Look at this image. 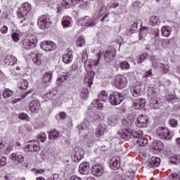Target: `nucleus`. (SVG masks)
<instances>
[{
  "label": "nucleus",
  "mask_w": 180,
  "mask_h": 180,
  "mask_svg": "<svg viewBox=\"0 0 180 180\" xmlns=\"http://www.w3.org/2000/svg\"><path fill=\"white\" fill-rule=\"evenodd\" d=\"M121 137L125 140H129V139H131V137H134L135 139H140L141 137H143V131L123 129L121 133Z\"/></svg>",
  "instance_id": "7ed1b4c3"
},
{
  "label": "nucleus",
  "mask_w": 180,
  "mask_h": 180,
  "mask_svg": "<svg viewBox=\"0 0 180 180\" xmlns=\"http://www.w3.org/2000/svg\"><path fill=\"white\" fill-rule=\"evenodd\" d=\"M112 85L118 89H123L127 85V78L123 75L116 76L112 82Z\"/></svg>",
  "instance_id": "0eeeda50"
},
{
  "label": "nucleus",
  "mask_w": 180,
  "mask_h": 180,
  "mask_svg": "<svg viewBox=\"0 0 180 180\" xmlns=\"http://www.w3.org/2000/svg\"><path fill=\"white\" fill-rule=\"evenodd\" d=\"M123 101V96L119 92L112 93L110 96L111 105H120Z\"/></svg>",
  "instance_id": "ddd939ff"
},
{
  "label": "nucleus",
  "mask_w": 180,
  "mask_h": 180,
  "mask_svg": "<svg viewBox=\"0 0 180 180\" xmlns=\"http://www.w3.org/2000/svg\"><path fill=\"white\" fill-rule=\"evenodd\" d=\"M37 139H38V140H40V141H41V143H44V141L46 140V139H47V137L46 136V134L41 133L37 136Z\"/></svg>",
  "instance_id": "864d4df0"
},
{
  "label": "nucleus",
  "mask_w": 180,
  "mask_h": 180,
  "mask_svg": "<svg viewBox=\"0 0 180 180\" xmlns=\"http://www.w3.org/2000/svg\"><path fill=\"white\" fill-rule=\"evenodd\" d=\"M40 155L42 160H46V158H47V152L41 151Z\"/></svg>",
  "instance_id": "680f3d73"
},
{
  "label": "nucleus",
  "mask_w": 180,
  "mask_h": 180,
  "mask_svg": "<svg viewBox=\"0 0 180 180\" xmlns=\"http://www.w3.org/2000/svg\"><path fill=\"white\" fill-rule=\"evenodd\" d=\"M147 57H148V56L146 53H143L141 54L139 58L137 60V63L139 64H141V63H143V61H144V60H146V58H147Z\"/></svg>",
  "instance_id": "8fccbe9b"
},
{
  "label": "nucleus",
  "mask_w": 180,
  "mask_h": 180,
  "mask_svg": "<svg viewBox=\"0 0 180 180\" xmlns=\"http://www.w3.org/2000/svg\"><path fill=\"white\" fill-rule=\"evenodd\" d=\"M67 79H68V75L62 76L56 80V85H61V84H63L64 81H67Z\"/></svg>",
  "instance_id": "a18cd8bd"
},
{
  "label": "nucleus",
  "mask_w": 180,
  "mask_h": 180,
  "mask_svg": "<svg viewBox=\"0 0 180 180\" xmlns=\"http://www.w3.org/2000/svg\"><path fill=\"white\" fill-rule=\"evenodd\" d=\"M106 130V125L105 124H100L96 129L95 136L97 137H101L105 134V131Z\"/></svg>",
  "instance_id": "b1692460"
},
{
  "label": "nucleus",
  "mask_w": 180,
  "mask_h": 180,
  "mask_svg": "<svg viewBox=\"0 0 180 180\" xmlns=\"http://www.w3.org/2000/svg\"><path fill=\"white\" fill-rule=\"evenodd\" d=\"M108 122L111 123V124H115L116 122H117V117L116 115H111L108 117Z\"/></svg>",
  "instance_id": "49530a36"
},
{
  "label": "nucleus",
  "mask_w": 180,
  "mask_h": 180,
  "mask_svg": "<svg viewBox=\"0 0 180 180\" xmlns=\"http://www.w3.org/2000/svg\"><path fill=\"white\" fill-rule=\"evenodd\" d=\"M30 110L32 113H37L40 110V102L32 101L30 103Z\"/></svg>",
  "instance_id": "4be33fe9"
},
{
  "label": "nucleus",
  "mask_w": 180,
  "mask_h": 180,
  "mask_svg": "<svg viewBox=\"0 0 180 180\" xmlns=\"http://www.w3.org/2000/svg\"><path fill=\"white\" fill-rule=\"evenodd\" d=\"M103 171V166L99 164H96L92 167L91 172L95 176H102Z\"/></svg>",
  "instance_id": "f3484780"
},
{
  "label": "nucleus",
  "mask_w": 180,
  "mask_h": 180,
  "mask_svg": "<svg viewBox=\"0 0 180 180\" xmlns=\"http://www.w3.org/2000/svg\"><path fill=\"white\" fill-rule=\"evenodd\" d=\"M12 95H13V91H12V90H11L9 89H6L3 91V96L5 99H8V98H11V96H12Z\"/></svg>",
  "instance_id": "58836bf2"
},
{
  "label": "nucleus",
  "mask_w": 180,
  "mask_h": 180,
  "mask_svg": "<svg viewBox=\"0 0 180 180\" xmlns=\"http://www.w3.org/2000/svg\"><path fill=\"white\" fill-rule=\"evenodd\" d=\"M153 149L157 150L158 152L162 151V150H164V145L162 144V142L158 141L153 144Z\"/></svg>",
  "instance_id": "7c9ffc66"
},
{
  "label": "nucleus",
  "mask_w": 180,
  "mask_h": 180,
  "mask_svg": "<svg viewBox=\"0 0 180 180\" xmlns=\"http://www.w3.org/2000/svg\"><path fill=\"white\" fill-rule=\"evenodd\" d=\"M55 96H56V94H54V91H53L44 95V99H46V101H50V99L53 98Z\"/></svg>",
  "instance_id": "c03bdc74"
},
{
  "label": "nucleus",
  "mask_w": 180,
  "mask_h": 180,
  "mask_svg": "<svg viewBox=\"0 0 180 180\" xmlns=\"http://www.w3.org/2000/svg\"><path fill=\"white\" fill-rule=\"evenodd\" d=\"M62 25H63V27L64 28L65 27H70V25H71V21L68 20H64L63 22H62Z\"/></svg>",
  "instance_id": "5fc2aeb1"
},
{
  "label": "nucleus",
  "mask_w": 180,
  "mask_h": 180,
  "mask_svg": "<svg viewBox=\"0 0 180 180\" xmlns=\"http://www.w3.org/2000/svg\"><path fill=\"white\" fill-rule=\"evenodd\" d=\"M34 174H44L46 172V170L43 169H34Z\"/></svg>",
  "instance_id": "052dcab7"
},
{
  "label": "nucleus",
  "mask_w": 180,
  "mask_h": 180,
  "mask_svg": "<svg viewBox=\"0 0 180 180\" xmlns=\"http://www.w3.org/2000/svg\"><path fill=\"white\" fill-rule=\"evenodd\" d=\"M95 25H96L95 20H91V18H89V20L87 24V27H92V26H95Z\"/></svg>",
  "instance_id": "13d9d810"
},
{
  "label": "nucleus",
  "mask_w": 180,
  "mask_h": 180,
  "mask_svg": "<svg viewBox=\"0 0 180 180\" xmlns=\"http://www.w3.org/2000/svg\"><path fill=\"white\" fill-rule=\"evenodd\" d=\"M148 123V117L146 115H139L136 120V126L138 127H147Z\"/></svg>",
  "instance_id": "4468645a"
},
{
  "label": "nucleus",
  "mask_w": 180,
  "mask_h": 180,
  "mask_svg": "<svg viewBox=\"0 0 180 180\" xmlns=\"http://www.w3.org/2000/svg\"><path fill=\"white\" fill-rule=\"evenodd\" d=\"M71 5H72V0L63 1L60 4V6L57 7V13H60V12L63 11V8H65V9H68V8H70Z\"/></svg>",
  "instance_id": "5701e85b"
},
{
  "label": "nucleus",
  "mask_w": 180,
  "mask_h": 180,
  "mask_svg": "<svg viewBox=\"0 0 180 180\" xmlns=\"http://www.w3.org/2000/svg\"><path fill=\"white\" fill-rule=\"evenodd\" d=\"M156 134L159 139L162 140H171L174 136V132H171L167 127H159L156 130Z\"/></svg>",
  "instance_id": "39448f33"
},
{
  "label": "nucleus",
  "mask_w": 180,
  "mask_h": 180,
  "mask_svg": "<svg viewBox=\"0 0 180 180\" xmlns=\"http://www.w3.org/2000/svg\"><path fill=\"white\" fill-rule=\"evenodd\" d=\"M37 44V38L34 35L27 37L22 40V48L25 50H32Z\"/></svg>",
  "instance_id": "20e7f679"
},
{
  "label": "nucleus",
  "mask_w": 180,
  "mask_h": 180,
  "mask_svg": "<svg viewBox=\"0 0 180 180\" xmlns=\"http://www.w3.org/2000/svg\"><path fill=\"white\" fill-rule=\"evenodd\" d=\"M11 37H12L13 41H19V34H18L16 32H13L11 34Z\"/></svg>",
  "instance_id": "6e6d98bb"
},
{
  "label": "nucleus",
  "mask_w": 180,
  "mask_h": 180,
  "mask_svg": "<svg viewBox=\"0 0 180 180\" xmlns=\"http://www.w3.org/2000/svg\"><path fill=\"white\" fill-rule=\"evenodd\" d=\"M161 33L165 37H169L172 33V28L168 25L162 27Z\"/></svg>",
  "instance_id": "bb28decb"
},
{
  "label": "nucleus",
  "mask_w": 180,
  "mask_h": 180,
  "mask_svg": "<svg viewBox=\"0 0 180 180\" xmlns=\"http://www.w3.org/2000/svg\"><path fill=\"white\" fill-rule=\"evenodd\" d=\"M18 117L19 119H21V120H25V122H29L30 120L29 115L25 112L20 113Z\"/></svg>",
  "instance_id": "37998d69"
},
{
  "label": "nucleus",
  "mask_w": 180,
  "mask_h": 180,
  "mask_svg": "<svg viewBox=\"0 0 180 180\" xmlns=\"http://www.w3.org/2000/svg\"><path fill=\"white\" fill-rule=\"evenodd\" d=\"M70 180H82L81 178L77 176H72L70 178Z\"/></svg>",
  "instance_id": "774afa93"
},
{
  "label": "nucleus",
  "mask_w": 180,
  "mask_h": 180,
  "mask_svg": "<svg viewBox=\"0 0 180 180\" xmlns=\"http://www.w3.org/2000/svg\"><path fill=\"white\" fill-rule=\"evenodd\" d=\"M171 41H169V39H163L161 41V44L163 49H167L169 46Z\"/></svg>",
  "instance_id": "09e8293b"
},
{
  "label": "nucleus",
  "mask_w": 180,
  "mask_h": 180,
  "mask_svg": "<svg viewBox=\"0 0 180 180\" xmlns=\"http://www.w3.org/2000/svg\"><path fill=\"white\" fill-rule=\"evenodd\" d=\"M147 33H148V27H142L139 30V39L140 40H143L146 36H147Z\"/></svg>",
  "instance_id": "2f4dec72"
},
{
  "label": "nucleus",
  "mask_w": 180,
  "mask_h": 180,
  "mask_svg": "<svg viewBox=\"0 0 180 180\" xmlns=\"http://www.w3.org/2000/svg\"><path fill=\"white\" fill-rule=\"evenodd\" d=\"M51 25V20H50V15H44L38 19V26L40 29L44 30L49 27Z\"/></svg>",
  "instance_id": "9d476101"
},
{
  "label": "nucleus",
  "mask_w": 180,
  "mask_h": 180,
  "mask_svg": "<svg viewBox=\"0 0 180 180\" xmlns=\"http://www.w3.org/2000/svg\"><path fill=\"white\" fill-rule=\"evenodd\" d=\"M150 22L152 26H156V25H160V18L158 16L153 15L150 18Z\"/></svg>",
  "instance_id": "e433bc0d"
},
{
  "label": "nucleus",
  "mask_w": 180,
  "mask_h": 180,
  "mask_svg": "<svg viewBox=\"0 0 180 180\" xmlns=\"http://www.w3.org/2000/svg\"><path fill=\"white\" fill-rule=\"evenodd\" d=\"M79 172L81 175H88L89 174V163L83 162L79 165Z\"/></svg>",
  "instance_id": "412c9836"
},
{
  "label": "nucleus",
  "mask_w": 180,
  "mask_h": 180,
  "mask_svg": "<svg viewBox=\"0 0 180 180\" xmlns=\"http://www.w3.org/2000/svg\"><path fill=\"white\" fill-rule=\"evenodd\" d=\"M72 70H73V71H75V70H78V63L75 62V63L72 65Z\"/></svg>",
  "instance_id": "69168bd1"
},
{
  "label": "nucleus",
  "mask_w": 180,
  "mask_h": 180,
  "mask_svg": "<svg viewBox=\"0 0 180 180\" xmlns=\"http://www.w3.org/2000/svg\"><path fill=\"white\" fill-rule=\"evenodd\" d=\"M88 95H89V91H88V89H83L80 93V96L83 99H86L88 98Z\"/></svg>",
  "instance_id": "79ce46f5"
},
{
  "label": "nucleus",
  "mask_w": 180,
  "mask_h": 180,
  "mask_svg": "<svg viewBox=\"0 0 180 180\" xmlns=\"http://www.w3.org/2000/svg\"><path fill=\"white\" fill-rule=\"evenodd\" d=\"M82 62L84 63V64L88 61V53H86V50H84L82 51Z\"/></svg>",
  "instance_id": "de8ad7c7"
},
{
  "label": "nucleus",
  "mask_w": 180,
  "mask_h": 180,
  "mask_svg": "<svg viewBox=\"0 0 180 180\" xmlns=\"http://www.w3.org/2000/svg\"><path fill=\"white\" fill-rule=\"evenodd\" d=\"M51 78H53L52 72H45L42 77L43 84H49V82H51Z\"/></svg>",
  "instance_id": "cd10ccee"
},
{
  "label": "nucleus",
  "mask_w": 180,
  "mask_h": 180,
  "mask_svg": "<svg viewBox=\"0 0 180 180\" xmlns=\"http://www.w3.org/2000/svg\"><path fill=\"white\" fill-rule=\"evenodd\" d=\"M152 61V65L154 68H161L165 74H167L169 72V66L165 65L164 63H160V60L155 58L154 56L150 57Z\"/></svg>",
  "instance_id": "1a4fd4ad"
},
{
  "label": "nucleus",
  "mask_w": 180,
  "mask_h": 180,
  "mask_svg": "<svg viewBox=\"0 0 180 180\" xmlns=\"http://www.w3.org/2000/svg\"><path fill=\"white\" fill-rule=\"evenodd\" d=\"M110 167L111 169H119L120 168V158L118 156H114L112 158L110 162Z\"/></svg>",
  "instance_id": "dca6fc26"
},
{
  "label": "nucleus",
  "mask_w": 180,
  "mask_h": 180,
  "mask_svg": "<svg viewBox=\"0 0 180 180\" xmlns=\"http://www.w3.org/2000/svg\"><path fill=\"white\" fill-rule=\"evenodd\" d=\"M4 63L6 65H15L18 63V58L12 55H8L6 57Z\"/></svg>",
  "instance_id": "393cba45"
},
{
  "label": "nucleus",
  "mask_w": 180,
  "mask_h": 180,
  "mask_svg": "<svg viewBox=\"0 0 180 180\" xmlns=\"http://www.w3.org/2000/svg\"><path fill=\"white\" fill-rule=\"evenodd\" d=\"M120 68L121 70H129L130 68V64L127 61L124 60L120 63Z\"/></svg>",
  "instance_id": "ea45409f"
},
{
  "label": "nucleus",
  "mask_w": 180,
  "mask_h": 180,
  "mask_svg": "<svg viewBox=\"0 0 180 180\" xmlns=\"http://www.w3.org/2000/svg\"><path fill=\"white\" fill-rule=\"evenodd\" d=\"M117 6H119V3H117V2H114V3H112V4H111V5L110 6V9H111L112 8H113V9H115V8H117Z\"/></svg>",
  "instance_id": "0e129e2a"
},
{
  "label": "nucleus",
  "mask_w": 180,
  "mask_h": 180,
  "mask_svg": "<svg viewBox=\"0 0 180 180\" xmlns=\"http://www.w3.org/2000/svg\"><path fill=\"white\" fill-rule=\"evenodd\" d=\"M133 106L135 109H143L146 106V99L139 98L133 100Z\"/></svg>",
  "instance_id": "aec40b11"
},
{
  "label": "nucleus",
  "mask_w": 180,
  "mask_h": 180,
  "mask_svg": "<svg viewBox=\"0 0 180 180\" xmlns=\"http://www.w3.org/2000/svg\"><path fill=\"white\" fill-rule=\"evenodd\" d=\"M170 162L172 164H174V165H176L177 164H179L180 162V156L174 155L170 158Z\"/></svg>",
  "instance_id": "4c0bfd02"
},
{
  "label": "nucleus",
  "mask_w": 180,
  "mask_h": 180,
  "mask_svg": "<svg viewBox=\"0 0 180 180\" xmlns=\"http://www.w3.org/2000/svg\"><path fill=\"white\" fill-rule=\"evenodd\" d=\"M42 58H43V53H38L32 58V60L35 64H37V65H40V64H41Z\"/></svg>",
  "instance_id": "473e14b6"
},
{
  "label": "nucleus",
  "mask_w": 180,
  "mask_h": 180,
  "mask_svg": "<svg viewBox=\"0 0 180 180\" xmlns=\"http://www.w3.org/2000/svg\"><path fill=\"white\" fill-rule=\"evenodd\" d=\"M24 151L25 153H37V151H40V143L37 140H32L24 148Z\"/></svg>",
  "instance_id": "423d86ee"
},
{
  "label": "nucleus",
  "mask_w": 180,
  "mask_h": 180,
  "mask_svg": "<svg viewBox=\"0 0 180 180\" xmlns=\"http://www.w3.org/2000/svg\"><path fill=\"white\" fill-rule=\"evenodd\" d=\"M40 47L44 51H53L57 49V45L52 41H42L40 43Z\"/></svg>",
  "instance_id": "9b49d317"
},
{
  "label": "nucleus",
  "mask_w": 180,
  "mask_h": 180,
  "mask_svg": "<svg viewBox=\"0 0 180 180\" xmlns=\"http://www.w3.org/2000/svg\"><path fill=\"white\" fill-rule=\"evenodd\" d=\"M160 164H161V159L153 156L149 159L148 167V168H157V167H160Z\"/></svg>",
  "instance_id": "2eb2a0df"
},
{
  "label": "nucleus",
  "mask_w": 180,
  "mask_h": 180,
  "mask_svg": "<svg viewBox=\"0 0 180 180\" xmlns=\"http://www.w3.org/2000/svg\"><path fill=\"white\" fill-rule=\"evenodd\" d=\"M169 180H179V174L178 173H172L169 176Z\"/></svg>",
  "instance_id": "3c124183"
},
{
  "label": "nucleus",
  "mask_w": 180,
  "mask_h": 180,
  "mask_svg": "<svg viewBox=\"0 0 180 180\" xmlns=\"http://www.w3.org/2000/svg\"><path fill=\"white\" fill-rule=\"evenodd\" d=\"M143 91H144V85L140 82L134 83L131 88V92L134 98L140 96L143 94Z\"/></svg>",
  "instance_id": "6e6552de"
},
{
  "label": "nucleus",
  "mask_w": 180,
  "mask_h": 180,
  "mask_svg": "<svg viewBox=\"0 0 180 180\" xmlns=\"http://www.w3.org/2000/svg\"><path fill=\"white\" fill-rule=\"evenodd\" d=\"M116 56V51L113 49L106 51L104 54L105 61H110Z\"/></svg>",
  "instance_id": "a878e982"
},
{
  "label": "nucleus",
  "mask_w": 180,
  "mask_h": 180,
  "mask_svg": "<svg viewBox=\"0 0 180 180\" xmlns=\"http://www.w3.org/2000/svg\"><path fill=\"white\" fill-rule=\"evenodd\" d=\"M1 32L3 34H5L8 32V27L4 25L3 27H1V30H0Z\"/></svg>",
  "instance_id": "e2e57ef3"
},
{
  "label": "nucleus",
  "mask_w": 180,
  "mask_h": 180,
  "mask_svg": "<svg viewBox=\"0 0 180 180\" xmlns=\"http://www.w3.org/2000/svg\"><path fill=\"white\" fill-rule=\"evenodd\" d=\"M103 56V51H100L99 53H97V61L95 62V60L92 59H89L84 63V67L86 70H89L90 71L86 75L84 82L87 84L88 86H91L92 85V82H94V78H95V72L91 71V69L94 65H98L99 64V60H101V58Z\"/></svg>",
  "instance_id": "f257e3e1"
},
{
  "label": "nucleus",
  "mask_w": 180,
  "mask_h": 180,
  "mask_svg": "<svg viewBox=\"0 0 180 180\" xmlns=\"http://www.w3.org/2000/svg\"><path fill=\"white\" fill-rule=\"evenodd\" d=\"M136 143L141 147H146V146L148 144V139H147V138L145 137H141L139 138Z\"/></svg>",
  "instance_id": "f704fd0d"
},
{
  "label": "nucleus",
  "mask_w": 180,
  "mask_h": 180,
  "mask_svg": "<svg viewBox=\"0 0 180 180\" xmlns=\"http://www.w3.org/2000/svg\"><path fill=\"white\" fill-rule=\"evenodd\" d=\"M169 123L172 127H176L178 126V120L174 118L170 119Z\"/></svg>",
  "instance_id": "603ef678"
},
{
  "label": "nucleus",
  "mask_w": 180,
  "mask_h": 180,
  "mask_svg": "<svg viewBox=\"0 0 180 180\" xmlns=\"http://www.w3.org/2000/svg\"><path fill=\"white\" fill-rule=\"evenodd\" d=\"M10 160L13 161V162H19L22 164L25 162V158L22 155H19L18 153H13L9 156Z\"/></svg>",
  "instance_id": "6ab92c4d"
},
{
  "label": "nucleus",
  "mask_w": 180,
  "mask_h": 180,
  "mask_svg": "<svg viewBox=\"0 0 180 180\" xmlns=\"http://www.w3.org/2000/svg\"><path fill=\"white\" fill-rule=\"evenodd\" d=\"M5 165H6V158L2 157L0 159V168L1 167H5Z\"/></svg>",
  "instance_id": "4d7b16f0"
},
{
  "label": "nucleus",
  "mask_w": 180,
  "mask_h": 180,
  "mask_svg": "<svg viewBox=\"0 0 180 180\" xmlns=\"http://www.w3.org/2000/svg\"><path fill=\"white\" fill-rule=\"evenodd\" d=\"M88 22H89V16H86L77 20L78 26H86L88 27Z\"/></svg>",
  "instance_id": "c756f323"
},
{
  "label": "nucleus",
  "mask_w": 180,
  "mask_h": 180,
  "mask_svg": "<svg viewBox=\"0 0 180 180\" xmlns=\"http://www.w3.org/2000/svg\"><path fill=\"white\" fill-rule=\"evenodd\" d=\"M29 86V82L26 79H22L18 83L19 89H27Z\"/></svg>",
  "instance_id": "72a5a7b5"
},
{
  "label": "nucleus",
  "mask_w": 180,
  "mask_h": 180,
  "mask_svg": "<svg viewBox=\"0 0 180 180\" xmlns=\"http://www.w3.org/2000/svg\"><path fill=\"white\" fill-rule=\"evenodd\" d=\"M30 11H32V5H30V4L26 2L20 6L18 11V17L19 19H22L20 23H23V21L27 19V13H29Z\"/></svg>",
  "instance_id": "f03ea898"
},
{
  "label": "nucleus",
  "mask_w": 180,
  "mask_h": 180,
  "mask_svg": "<svg viewBox=\"0 0 180 180\" xmlns=\"http://www.w3.org/2000/svg\"><path fill=\"white\" fill-rule=\"evenodd\" d=\"M133 6L135 8H139V7L141 6V3L140 1H136L134 3Z\"/></svg>",
  "instance_id": "338daca9"
},
{
  "label": "nucleus",
  "mask_w": 180,
  "mask_h": 180,
  "mask_svg": "<svg viewBox=\"0 0 180 180\" xmlns=\"http://www.w3.org/2000/svg\"><path fill=\"white\" fill-rule=\"evenodd\" d=\"M108 101H109V96L108 95V93L105 91H101L98 94V98L96 101L98 109L103 108V103H102V102H108Z\"/></svg>",
  "instance_id": "f8f14e48"
},
{
  "label": "nucleus",
  "mask_w": 180,
  "mask_h": 180,
  "mask_svg": "<svg viewBox=\"0 0 180 180\" xmlns=\"http://www.w3.org/2000/svg\"><path fill=\"white\" fill-rule=\"evenodd\" d=\"M72 53L69 52L63 56L62 60L65 63V64H70L72 61Z\"/></svg>",
  "instance_id": "c85d7f7f"
},
{
  "label": "nucleus",
  "mask_w": 180,
  "mask_h": 180,
  "mask_svg": "<svg viewBox=\"0 0 180 180\" xmlns=\"http://www.w3.org/2000/svg\"><path fill=\"white\" fill-rule=\"evenodd\" d=\"M160 101L161 99L158 96H154L151 98L149 103L150 109H158L160 108Z\"/></svg>",
  "instance_id": "a211bd4d"
},
{
  "label": "nucleus",
  "mask_w": 180,
  "mask_h": 180,
  "mask_svg": "<svg viewBox=\"0 0 180 180\" xmlns=\"http://www.w3.org/2000/svg\"><path fill=\"white\" fill-rule=\"evenodd\" d=\"M76 43L79 47H82V46H85V39L82 37H79L76 41Z\"/></svg>",
  "instance_id": "a19ab883"
},
{
  "label": "nucleus",
  "mask_w": 180,
  "mask_h": 180,
  "mask_svg": "<svg viewBox=\"0 0 180 180\" xmlns=\"http://www.w3.org/2000/svg\"><path fill=\"white\" fill-rule=\"evenodd\" d=\"M166 98L169 102H171L175 99V96L174 94H169Z\"/></svg>",
  "instance_id": "bf43d9fd"
},
{
  "label": "nucleus",
  "mask_w": 180,
  "mask_h": 180,
  "mask_svg": "<svg viewBox=\"0 0 180 180\" xmlns=\"http://www.w3.org/2000/svg\"><path fill=\"white\" fill-rule=\"evenodd\" d=\"M58 136H60V131L56 129L49 132V137L50 140H56V139L58 138Z\"/></svg>",
  "instance_id": "c9c22d12"
}]
</instances>
